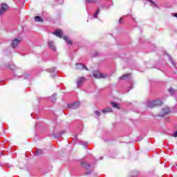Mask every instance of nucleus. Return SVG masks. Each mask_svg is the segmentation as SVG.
<instances>
[{"label": "nucleus", "instance_id": "ddd939ff", "mask_svg": "<svg viewBox=\"0 0 177 177\" xmlns=\"http://www.w3.org/2000/svg\"><path fill=\"white\" fill-rule=\"evenodd\" d=\"M56 96H57V93H54L52 96L49 97V100L55 103L56 102Z\"/></svg>", "mask_w": 177, "mask_h": 177}, {"label": "nucleus", "instance_id": "c756f323", "mask_svg": "<svg viewBox=\"0 0 177 177\" xmlns=\"http://www.w3.org/2000/svg\"><path fill=\"white\" fill-rule=\"evenodd\" d=\"M173 136L177 138V131L173 133Z\"/></svg>", "mask_w": 177, "mask_h": 177}, {"label": "nucleus", "instance_id": "f03ea898", "mask_svg": "<svg viewBox=\"0 0 177 177\" xmlns=\"http://www.w3.org/2000/svg\"><path fill=\"white\" fill-rule=\"evenodd\" d=\"M94 78H106L107 75L104 73H101L99 71H95L93 72Z\"/></svg>", "mask_w": 177, "mask_h": 177}, {"label": "nucleus", "instance_id": "4c0bfd02", "mask_svg": "<svg viewBox=\"0 0 177 177\" xmlns=\"http://www.w3.org/2000/svg\"><path fill=\"white\" fill-rule=\"evenodd\" d=\"M130 89H132V87H131Z\"/></svg>", "mask_w": 177, "mask_h": 177}, {"label": "nucleus", "instance_id": "20e7f679", "mask_svg": "<svg viewBox=\"0 0 177 177\" xmlns=\"http://www.w3.org/2000/svg\"><path fill=\"white\" fill-rule=\"evenodd\" d=\"M169 113V108L165 107L159 113V117H164L165 115H167V114H168Z\"/></svg>", "mask_w": 177, "mask_h": 177}, {"label": "nucleus", "instance_id": "473e14b6", "mask_svg": "<svg viewBox=\"0 0 177 177\" xmlns=\"http://www.w3.org/2000/svg\"><path fill=\"white\" fill-rule=\"evenodd\" d=\"M119 23H120V24H122V18H120L119 19Z\"/></svg>", "mask_w": 177, "mask_h": 177}, {"label": "nucleus", "instance_id": "6e6552de", "mask_svg": "<svg viewBox=\"0 0 177 177\" xmlns=\"http://www.w3.org/2000/svg\"><path fill=\"white\" fill-rule=\"evenodd\" d=\"M84 81H85V77H79L77 81V88L82 86V84H84Z\"/></svg>", "mask_w": 177, "mask_h": 177}, {"label": "nucleus", "instance_id": "dca6fc26", "mask_svg": "<svg viewBox=\"0 0 177 177\" xmlns=\"http://www.w3.org/2000/svg\"><path fill=\"white\" fill-rule=\"evenodd\" d=\"M113 111V109L111 108H106V109H102V113H104L106 114V113H111Z\"/></svg>", "mask_w": 177, "mask_h": 177}, {"label": "nucleus", "instance_id": "2eb2a0df", "mask_svg": "<svg viewBox=\"0 0 177 177\" xmlns=\"http://www.w3.org/2000/svg\"><path fill=\"white\" fill-rule=\"evenodd\" d=\"M167 56H168L169 60V62H171V64H173V66H174V67H176V63H175L174 62V59H172L171 56L169 55V54H167Z\"/></svg>", "mask_w": 177, "mask_h": 177}, {"label": "nucleus", "instance_id": "9b49d317", "mask_svg": "<svg viewBox=\"0 0 177 177\" xmlns=\"http://www.w3.org/2000/svg\"><path fill=\"white\" fill-rule=\"evenodd\" d=\"M48 46L51 50H56V46H55V44L52 41H48Z\"/></svg>", "mask_w": 177, "mask_h": 177}, {"label": "nucleus", "instance_id": "2f4dec72", "mask_svg": "<svg viewBox=\"0 0 177 177\" xmlns=\"http://www.w3.org/2000/svg\"><path fill=\"white\" fill-rule=\"evenodd\" d=\"M92 174V171H87L86 172V175H91Z\"/></svg>", "mask_w": 177, "mask_h": 177}, {"label": "nucleus", "instance_id": "f3484780", "mask_svg": "<svg viewBox=\"0 0 177 177\" xmlns=\"http://www.w3.org/2000/svg\"><path fill=\"white\" fill-rule=\"evenodd\" d=\"M131 77V74L128 73L126 75H124L120 77V80H128V78Z\"/></svg>", "mask_w": 177, "mask_h": 177}, {"label": "nucleus", "instance_id": "f8f14e48", "mask_svg": "<svg viewBox=\"0 0 177 177\" xmlns=\"http://www.w3.org/2000/svg\"><path fill=\"white\" fill-rule=\"evenodd\" d=\"M81 165H82V167H83V168H85V169H87V170L91 169L90 164H86V162H82Z\"/></svg>", "mask_w": 177, "mask_h": 177}, {"label": "nucleus", "instance_id": "7ed1b4c3", "mask_svg": "<svg viewBox=\"0 0 177 177\" xmlns=\"http://www.w3.org/2000/svg\"><path fill=\"white\" fill-rule=\"evenodd\" d=\"M8 8L6 3H2L0 6V16H2L8 10Z\"/></svg>", "mask_w": 177, "mask_h": 177}, {"label": "nucleus", "instance_id": "f704fd0d", "mask_svg": "<svg viewBox=\"0 0 177 177\" xmlns=\"http://www.w3.org/2000/svg\"><path fill=\"white\" fill-rule=\"evenodd\" d=\"M95 56L96 57V56H99V53H95Z\"/></svg>", "mask_w": 177, "mask_h": 177}, {"label": "nucleus", "instance_id": "c85d7f7f", "mask_svg": "<svg viewBox=\"0 0 177 177\" xmlns=\"http://www.w3.org/2000/svg\"><path fill=\"white\" fill-rule=\"evenodd\" d=\"M14 78L16 80V79H19V78H21V76L20 75H14Z\"/></svg>", "mask_w": 177, "mask_h": 177}, {"label": "nucleus", "instance_id": "423d86ee", "mask_svg": "<svg viewBox=\"0 0 177 177\" xmlns=\"http://www.w3.org/2000/svg\"><path fill=\"white\" fill-rule=\"evenodd\" d=\"M76 68L77 70H86V71H88V67L81 63L76 64Z\"/></svg>", "mask_w": 177, "mask_h": 177}, {"label": "nucleus", "instance_id": "412c9836", "mask_svg": "<svg viewBox=\"0 0 177 177\" xmlns=\"http://www.w3.org/2000/svg\"><path fill=\"white\" fill-rule=\"evenodd\" d=\"M99 12H100V8H97L95 13L93 15V17L95 19H97V15H99Z\"/></svg>", "mask_w": 177, "mask_h": 177}, {"label": "nucleus", "instance_id": "4468645a", "mask_svg": "<svg viewBox=\"0 0 177 177\" xmlns=\"http://www.w3.org/2000/svg\"><path fill=\"white\" fill-rule=\"evenodd\" d=\"M64 133H66V131H59L57 135L53 134V136L55 139H57V138H60V136H62V135H64Z\"/></svg>", "mask_w": 177, "mask_h": 177}, {"label": "nucleus", "instance_id": "bb28decb", "mask_svg": "<svg viewBox=\"0 0 177 177\" xmlns=\"http://www.w3.org/2000/svg\"><path fill=\"white\" fill-rule=\"evenodd\" d=\"M94 113L95 115H97V117H100V112L99 111H95Z\"/></svg>", "mask_w": 177, "mask_h": 177}, {"label": "nucleus", "instance_id": "cd10ccee", "mask_svg": "<svg viewBox=\"0 0 177 177\" xmlns=\"http://www.w3.org/2000/svg\"><path fill=\"white\" fill-rule=\"evenodd\" d=\"M36 154H42V150L38 149V150L36 151Z\"/></svg>", "mask_w": 177, "mask_h": 177}, {"label": "nucleus", "instance_id": "b1692460", "mask_svg": "<svg viewBox=\"0 0 177 177\" xmlns=\"http://www.w3.org/2000/svg\"><path fill=\"white\" fill-rule=\"evenodd\" d=\"M96 0H86V3H95Z\"/></svg>", "mask_w": 177, "mask_h": 177}, {"label": "nucleus", "instance_id": "a878e982", "mask_svg": "<svg viewBox=\"0 0 177 177\" xmlns=\"http://www.w3.org/2000/svg\"><path fill=\"white\" fill-rule=\"evenodd\" d=\"M29 77H30L29 74H25L24 75V80H28Z\"/></svg>", "mask_w": 177, "mask_h": 177}, {"label": "nucleus", "instance_id": "5701e85b", "mask_svg": "<svg viewBox=\"0 0 177 177\" xmlns=\"http://www.w3.org/2000/svg\"><path fill=\"white\" fill-rule=\"evenodd\" d=\"M169 93H171V95H174V93H175V89H174L173 88H170L169 89Z\"/></svg>", "mask_w": 177, "mask_h": 177}, {"label": "nucleus", "instance_id": "6ab92c4d", "mask_svg": "<svg viewBox=\"0 0 177 177\" xmlns=\"http://www.w3.org/2000/svg\"><path fill=\"white\" fill-rule=\"evenodd\" d=\"M64 39L66 42V44H68V45H71L72 41H71V40L70 39H68V37H64Z\"/></svg>", "mask_w": 177, "mask_h": 177}, {"label": "nucleus", "instance_id": "a211bd4d", "mask_svg": "<svg viewBox=\"0 0 177 177\" xmlns=\"http://www.w3.org/2000/svg\"><path fill=\"white\" fill-rule=\"evenodd\" d=\"M111 104L113 107H114L115 109H120V105H118V104H117L116 102H111Z\"/></svg>", "mask_w": 177, "mask_h": 177}, {"label": "nucleus", "instance_id": "393cba45", "mask_svg": "<svg viewBox=\"0 0 177 177\" xmlns=\"http://www.w3.org/2000/svg\"><path fill=\"white\" fill-rule=\"evenodd\" d=\"M149 2H150V3H151V6H157V5L156 4V3H154V1H152L151 0H147Z\"/></svg>", "mask_w": 177, "mask_h": 177}, {"label": "nucleus", "instance_id": "e433bc0d", "mask_svg": "<svg viewBox=\"0 0 177 177\" xmlns=\"http://www.w3.org/2000/svg\"><path fill=\"white\" fill-rule=\"evenodd\" d=\"M26 0H21L22 2H24Z\"/></svg>", "mask_w": 177, "mask_h": 177}, {"label": "nucleus", "instance_id": "39448f33", "mask_svg": "<svg viewBox=\"0 0 177 177\" xmlns=\"http://www.w3.org/2000/svg\"><path fill=\"white\" fill-rule=\"evenodd\" d=\"M68 109H78V107H80V102L68 104Z\"/></svg>", "mask_w": 177, "mask_h": 177}, {"label": "nucleus", "instance_id": "7c9ffc66", "mask_svg": "<svg viewBox=\"0 0 177 177\" xmlns=\"http://www.w3.org/2000/svg\"><path fill=\"white\" fill-rule=\"evenodd\" d=\"M73 139H75V140H77V139H78V136L75 135L73 137Z\"/></svg>", "mask_w": 177, "mask_h": 177}, {"label": "nucleus", "instance_id": "c9c22d12", "mask_svg": "<svg viewBox=\"0 0 177 177\" xmlns=\"http://www.w3.org/2000/svg\"><path fill=\"white\" fill-rule=\"evenodd\" d=\"M174 17H177V13L174 14Z\"/></svg>", "mask_w": 177, "mask_h": 177}, {"label": "nucleus", "instance_id": "72a5a7b5", "mask_svg": "<svg viewBox=\"0 0 177 177\" xmlns=\"http://www.w3.org/2000/svg\"><path fill=\"white\" fill-rule=\"evenodd\" d=\"M10 68H11V70H13L15 68V65H13V66H9Z\"/></svg>", "mask_w": 177, "mask_h": 177}, {"label": "nucleus", "instance_id": "aec40b11", "mask_svg": "<svg viewBox=\"0 0 177 177\" xmlns=\"http://www.w3.org/2000/svg\"><path fill=\"white\" fill-rule=\"evenodd\" d=\"M79 144L81 145L82 146H83V147H84V149H86V147H88V143H86V142L80 141Z\"/></svg>", "mask_w": 177, "mask_h": 177}, {"label": "nucleus", "instance_id": "9d476101", "mask_svg": "<svg viewBox=\"0 0 177 177\" xmlns=\"http://www.w3.org/2000/svg\"><path fill=\"white\" fill-rule=\"evenodd\" d=\"M48 73H52L51 77H56L57 75V71H56V68H50L48 69Z\"/></svg>", "mask_w": 177, "mask_h": 177}, {"label": "nucleus", "instance_id": "4be33fe9", "mask_svg": "<svg viewBox=\"0 0 177 177\" xmlns=\"http://www.w3.org/2000/svg\"><path fill=\"white\" fill-rule=\"evenodd\" d=\"M35 21L41 22V21H42V18L39 16H36V17H35Z\"/></svg>", "mask_w": 177, "mask_h": 177}, {"label": "nucleus", "instance_id": "0eeeda50", "mask_svg": "<svg viewBox=\"0 0 177 177\" xmlns=\"http://www.w3.org/2000/svg\"><path fill=\"white\" fill-rule=\"evenodd\" d=\"M20 39L15 38L12 40V44H11V46L12 48H17V45H19V44H20Z\"/></svg>", "mask_w": 177, "mask_h": 177}, {"label": "nucleus", "instance_id": "f257e3e1", "mask_svg": "<svg viewBox=\"0 0 177 177\" xmlns=\"http://www.w3.org/2000/svg\"><path fill=\"white\" fill-rule=\"evenodd\" d=\"M161 104H162V101L160 99L152 100L147 103V107H150L151 109L156 107V106H161Z\"/></svg>", "mask_w": 177, "mask_h": 177}, {"label": "nucleus", "instance_id": "1a4fd4ad", "mask_svg": "<svg viewBox=\"0 0 177 177\" xmlns=\"http://www.w3.org/2000/svg\"><path fill=\"white\" fill-rule=\"evenodd\" d=\"M53 35H56V37H58L59 38H62L63 37V32L60 30V29L56 30L55 32H53Z\"/></svg>", "mask_w": 177, "mask_h": 177}]
</instances>
